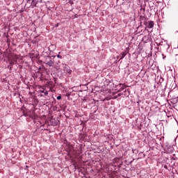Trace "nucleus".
Segmentation results:
<instances>
[{"instance_id":"nucleus-1","label":"nucleus","mask_w":178,"mask_h":178,"mask_svg":"<svg viewBox=\"0 0 178 178\" xmlns=\"http://www.w3.org/2000/svg\"><path fill=\"white\" fill-rule=\"evenodd\" d=\"M45 63L48 66H54V61L51 60V57L47 56L45 60Z\"/></svg>"},{"instance_id":"nucleus-2","label":"nucleus","mask_w":178,"mask_h":178,"mask_svg":"<svg viewBox=\"0 0 178 178\" xmlns=\"http://www.w3.org/2000/svg\"><path fill=\"white\" fill-rule=\"evenodd\" d=\"M63 67L64 69V72H66L67 73H69L70 74L72 73V70H70V67H68L66 64H63Z\"/></svg>"},{"instance_id":"nucleus-3","label":"nucleus","mask_w":178,"mask_h":178,"mask_svg":"<svg viewBox=\"0 0 178 178\" xmlns=\"http://www.w3.org/2000/svg\"><path fill=\"white\" fill-rule=\"evenodd\" d=\"M126 55H127V53H126V51H124L121 53L120 56H117V59H119V60H121V59H123V58H124Z\"/></svg>"},{"instance_id":"nucleus-4","label":"nucleus","mask_w":178,"mask_h":178,"mask_svg":"<svg viewBox=\"0 0 178 178\" xmlns=\"http://www.w3.org/2000/svg\"><path fill=\"white\" fill-rule=\"evenodd\" d=\"M154 27V21H149L147 29H152Z\"/></svg>"},{"instance_id":"nucleus-5","label":"nucleus","mask_w":178,"mask_h":178,"mask_svg":"<svg viewBox=\"0 0 178 178\" xmlns=\"http://www.w3.org/2000/svg\"><path fill=\"white\" fill-rule=\"evenodd\" d=\"M35 0H32L33 6H37V3L34 2Z\"/></svg>"},{"instance_id":"nucleus-6","label":"nucleus","mask_w":178,"mask_h":178,"mask_svg":"<svg viewBox=\"0 0 178 178\" xmlns=\"http://www.w3.org/2000/svg\"><path fill=\"white\" fill-rule=\"evenodd\" d=\"M57 99H58V100L62 99V97L60 95L58 96Z\"/></svg>"},{"instance_id":"nucleus-7","label":"nucleus","mask_w":178,"mask_h":178,"mask_svg":"<svg viewBox=\"0 0 178 178\" xmlns=\"http://www.w3.org/2000/svg\"><path fill=\"white\" fill-rule=\"evenodd\" d=\"M57 57H58L60 59H61L62 56L60 55H58Z\"/></svg>"},{"instance_id":"nucleus-8","label":"nucleus","mask_w":178,"mask_h":178,"mask_svg":"<svg viewBox=\"0 0 178 178\" xmlns=\"http://www.w3.org/2000/svg\"><path fill=\"white\" fill-rule=\"evenodd\" d=\"M44 95H48V92H44Z\"/></svg>"},{"instance_id":"nucleus-9","label":"nucleus","mask_w":178,"mask_h":178,"mask_svg":"<svg viewBox=\"0 0 178 178\" xmlns=\"http://www.w3.org/2000/svg\"><path fill=\"white\" fill-rule=\"evenodd\" d=\"M144 24H145V26H147V22H145Z\"/></svg>"},{"instance_id":"nucleus-10","label":"nucleus","mask_w":178,"mask_h":178,"mask_svg":"<svg viewBox=\"0 0 178 178\" xmlns=\"http://www.w3.org/2000/svg\"><path fill=\"white\" fill-rule=\"evenodd\" d=\"M122 90H124V88H122Z\"/></svg>"}]
</instances>
